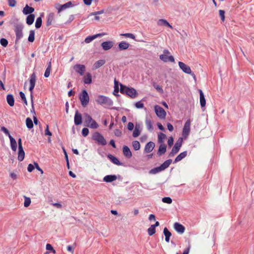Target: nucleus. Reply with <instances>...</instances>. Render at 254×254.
Instances as JSON below:
<instances>
[{"label":"nucleus","instance_id":"1","mask_svg":"<svg viewBox=\"0 0 254 254\" xmlns=\"http://www.w3.org/2000/svg\"><path fill=\"white\" fill-rule=\"evenodd\" d=\"M84 126L91 128L96 129L99 127L97 122L87 113L83 114Z\"/></svg>","mask_w":254,"mask_h":254},{"label":"nucleus","instance_id":"2","mask_svg":"<svg viewBox=\"0 0 254 254\" xmlns=\"http://www.w3.org/2000/svg\"><path fill=\"white\" fill-rule=\"evenodd\" d=\"M36 81V75L35 72H33L32 74L30 75L29 78V82H30V87H29V91L31 93V99L32 102V109L31 112L33 113L35 115H36L35 111L34 110V105H33V90L35 86Z\"/></svg>","mask_w":254,"mask_h":254},{"label":"nucleus","instance_id":"3","mask_svg":"<svg viewBox=\"0 0 254 254\" xmlns=\"http://www.w3.org/2000/svg\"><path fill=\"white\" fill-rule=\"evenodd\" d=\"M120 92L122 94H126L131 98H135L137 93L136 90L132 87H127L125 85L120 84Z\"/></svg>","mask_w":254,"mask_h":254},{"label":"nucleus","instance_id":"4","mask_svg":"<svg viewBox=\"0 0 254 254\" xmlns=\"http://www.w3.org/2000/svg\"><path fill=\"white\" fill-rule=\"evenodd\" d=\"M172 162V159H168L165 161L160 166L154 168L149 171V174H156L167 169Z\"/></svg>","mask_w":254,"mask_h":254},{"label":"nucleus","instance_id":"5","mask_svg":"<svg viewBox=\"0 0 254 254\" xmlns=\"http://www.w3.org/2000/svg\"><path fill=\"white\" fill-rule=\"evenodd\" d=\"M95 101L99 105L112 106L113 105V101L108 97L103 95H98Z\"/></svg>","mask_w":254,"mask_h":254},{"label":"nucleus","instance_id":"6","mask_svg":"<svg viewBox=\"0 0 254 254\" xmlns=\"http://www.w3.org/2000/svg\"><path fill=\"white\" fill-rule=\"evenodd\" d=\"M79 98L81 105L83 107H86L89 102V96L86 90L84 89L82 91L81 93L79 95Z\"/></svg>","mask_w":254,"mask_h":254},{"label":"nucleus","instance_id":"7","mask_svg":"<svg viewBox=\"0 0 254 254\" xmlns=\"http://www.w3.org/2000/svg\"><path fill=\"white\" fill-rule=\"evenodd\" d=\"M182 143L183 138L182 137H180L172 148L171 152L169 154V156L172 157L177 154L179 151L180 148L182 145Z\"/></svg>","mask_w":254,"mask_h":254},{"label":"nucleus","instance_id":"8","mask_svg":"<svg viewBox=\"0 0 254 254\" xmlns=\"http://www.w3.org/2000/svg\"><path fill=\"white\" fill-rule=\"evenodd\" d=\"M92 138L93 139L96 141L99 144L104 146L107 144V141L104 136L98 132L94 133Z\"/></svg>","mask_w":254,"mask_h":254},{"label":"nucleus","instance_id":"9","mask_svg":"<svg viewBox=\"0 0 254 254\" xmlns=\"http://www.w3.org/2000/svg\"><path fill=\"white\" fill-rule=\"evenodd\" d=\"M23 26L22 24H17L15 26L14 32L16 35L15 43H17L23 37L22 30Z\"/></svg>","mask_w":254,"mask_h":254},{"label":"nucleus","instance_id":"10","mask_svg":"<svg viewBox=\"0 0 254 254\" xmlns=\"http://www.w3.org/2000/svg\"><path fill=\"white\" fill-rule=\"evenodd\" d=\"M190 119H188L185 123L184 126L183 127L182 135L185 138H186L188 137L190 132Z\"/></svg>","mask_w":254,"mask_h":254},{"label":"nucleus","instance_id":"11","mask_svg":"<svg viewBox=\"0 0 254 254\" xmlns=\"http://www.w3.org/2000/svg\"><path fill=\"white\" fill-rule=\"evenodd\" d=\"M156 115L161 119H164L166 116V113L163 108L156 105L154 108Z\"/></svg>","mask_w":254,"mask_h":254},{"label":"nucleus","instance_id":"12","mask_svg":"<svg viewBox=\"0 0 254 254\" xmlns=\"http://www.w3.org/2000/svg\"><path fill=\"white\" fill-rule=\"evenodd\" d=\"M73 69L80 75H82L85 71V66L83 64H76L73 67Z\"/></svg>","mask_w":254,"mask_h":254},{"label":"nucleus","instance_id":"13","mask_svg":"<svg viewBox=\"0 0 254 254\" xmlns=\"http://www.w3.org/2000/svg\"><path fill=\"white\" fill-rule=\"evenodd\" d=\"M180 68L185 73L188 74L191 73V70L190 67L182 62H179Z\"/></svg>","mask_w":254,"mask_h":254},{"label":"nucleus","instance_id":"14","mask_svg":"<svg viewBox=\"0 0 254 254\" xmlns=\"http://www.w3.org/2000/svg\"><path fill=\"white\" fill-rule=\"evenodd\" d=\"M106 35V33H99L95 35H93L92 36H89L87 37L84 40V42L86 43H89L91 41H92L95 39L98 38V37H101L102 36H103Z\"/></svg>","mask_w":254,"mask_h":254},{"label":"nucleus","instance_id":"15","mask_svg":"<svg viewBox=\"0 0 254 254\" xmlns=\"http://www.w3.org/2000/svg\"><path fill=\"white\" fill-rule=\"evenodd\" d=\"M74 124L76 126H78L82 123V116L80 113L77 110L75 112V114L74 118Z\"/></svg>","mask_w":254,"mask_h":254},{"label":"nucleus","instance_id":"16","mask_svg":"<svg viewBox=\"0 0 254 254\" xmlns=\"http://www.w3.org/2000/svg\"><path fill=\"white\" fill-rule=\"evenodd\" d=\"M155 147V143L153 142L150 141L148 142L145 146L144 152L148 153L151 152Z\"/></svg>","mask_w":254,"mask_h":254},{"label":"nucleus","instance_id":"17","mask_svg":"<svg viewBox=\"0 0 254 254\" xmlns=\"http://www.w3.org/2000/svg\"><path fill=\"white\" fill-rule=\"evenodd\" d=\"M113 42L110 41L104 42L101 44V46L103 49L105 51L110 50L113 47Z\"/></svg>","mask_w":254,"mask_h":254},{"label":"nucleus","instance_id":"18","mask_svg":"<svg viewBox=\"0 0 254 254\" xmlns=\"http://www.w3.org/2000/svg\"><path fill=\"white\" fill-rule=\"evenodd\" d=\"M159 58L162 61H163L164 62H175V59L173 56H168L166 55L162 54V55H160Z\"/></svg>","mask_w":254,"mask_h":254},{"label":"nucleus","instance_id":"19","mask_svg":"<svg viewBox=\"0 0 254 254\" xmlns=\"http://www.w3.org/2000/svg\"><path fill=\"white\" fill-rule=\"evenodd\" d=\"M174 229H175V230L178 233L182 234L185 231V227L183 225L179 223H178V222L175 223L174 225Z\"/></svg>","mask_w":254,"mask_h":254},{"label":"nucleus","instance_id":"20","mask_svg":"<svg viewBox=\"0 0 254 254\" xmlns=\"http://www.w3.org/2000/svg\"><path fill=\"white\" fill-rule=\"evenodd\" d=\"M123 152L124 156L127 158H130L132 157V153L129 148L127 146H124L123 148Z\"/></svg>","mask_w":254,"mask_h":254},{"label":"nucleus","instance_id":"21","mask_svg":"<svg viewBox=\"0 0 254 254\" xmlns=\"http://www.w3.org/2000/svg\"><path fill=\"white\" fill-rule=\"evenodd\" d=\"M117 179V177L115 175H109L105 176L103 178V181L106 183H111Z\"/></svg>","mask_w":254,"mask_h":254},{"label":"nucleus","instance_id":"22","mask_svg":"<svg viewBox=\"0 0 254 254\" xmlns=\"http://www.w3.org/2000/svg\"><path fill=\"white\" fill-rule=\"evenodd\" d=\"M108 158H109L111 161L114 164L117 165H122V163L120 162L119 159L116 157L115 156H113L112 154H108L107 155Z\"/></svg>","mask_w":254,"mask_h":254},{"label":"nucleus","instance_id":"23","mask_svg":"<svg viewBox=\"0 0 254 254\" xmlns=\"http://www.w3.org/2000/svg\"><path fill=\"white\" fill-rule=\"evenodd\" d=\"M106 63L105 60H100L96 62L93 66V69H96L99 68L102 65H103Z\"/></svg>","mask_w":254,"mask_h":254},{"label":"nucleus","instance_id":"24","mask_svg":"<svg viewBox=\"0 0 254 254\" xmlns=\"http://www.w3.org/2000/svg\"><path fill=\"white\" fill-rule=\"evenodd\" d=\"M187 155V151H185L182 153H181L180 154H179L176 158H175L174 163H177L180 161H181L183 159L185 158Z\"/></svg>","mask_w":254,"mask_h":254},{"label":"nucleus","instance_id":"25","mask_svg":"<svg viewBox=\"0 0 254 254\" xmlns=\"http://www.w3.org/2000/svg\"><path fill=\"white\" fill-rule=\"evenodd\" d=\"M199 95H200V103L201 107H204L205 106L206 104V101L204 97V95L203 94V93L202 91L200 89L199 90Z\"/></svg>","mask_w":254,"mask_h":254},{"label":"nucleus","instance_id":"26","mask_svg":"<svg viewBox=\"0 0 254 254\" xmlns=\"http://www.w3.org/2000/svg\"><path fill=\"white\" fill-rule=\"evenodd\" d=\"M166 145L165 144H161L157 152L158 156H160L164 154L166 151Z\"/></svg>","mask_w":254,"mask_h":254},{"label":"nucleus","instance_id":"27","mask_svg":"<svg viewBox=\"0 0 254 254\" xmlns=\"http://www.w3.org/2000/svg\"><path fill=\"white\" fill-rule=\"evenodd\" d=\"M34 11V8L29 6L27 4L24 7L23 13L25 15L31 14Z\"/></svg>","mask_w":254,"mask_h":254},{"label":"nucleus","instance_id":"28","mask_svg":"<svg viewBox=\"0 0 254 254\" xmlns=\"http://www.w3.org/2000/svg\"><path fill=\"white\" fill-rule=\"evenodd\" d=\"M129 46V44L125 41L121 42L118 45V47L120 50H127Z\"/></svg>","mask_w":254,"mask_h":254},{"label":"nucleus","instance_id":"29","mask_svg":"<svg viewBox=\"0 0 254 254\" xmlns=\"http://www.w3.org/2000/svg\"><path fill=\"white\" fill-rule=\"evenodd\" d=\"M145 125L146 126L147 129L149 131L151 132L153 130V127L152 126L151 120L148 117H146Z\"/></svg>","mask_w":254,"mask_h":254},{"label":"nucleus","instance_id":"30","mask_svg":"<svg viewBox=\"0 0 254 254\" xmlns=\"http://www.w3.org/2000/svg\"><path fill=\"white\" fill-rule=\"evenodd\" d=\"M6 101L10 107H13L14 105V98L12 94H8L6 96Z\"/></svg>","mask_w":254,"mask_h":254},{"label":"nucleus","instance_id":"31","mask_svg":"<svg viewBox=\"0 0 254 254\" xmlns=\"http://www.w3.org/2000/svg\"><path fill=\"white\" fill-rule=\"evenodd\" d=\"M55 14L53 12L50 13L47 17V26H50L52 24L53 21L54 19Z\"/></svg>","mask_w":254,"mask_h":254},{"label":"nucleus","instance_id":"32","mask_svg":"<svg viewBox=\"0 0 254 254\" xmlns=\"http://www.w3.org/2000/svg\"><path fill=\"white\" fill-rule=\"evenodd\" d=\"M9 139L10 142V146L13 151H15L17 149V143L15 139L13 138L11 135H9Z\"/></svg>","mask_w":254,"mask_h":254},{"label":"nucleus","instance_id":"33","mask_svg":"<svg viewBox=\"0 0 254 254\" xmlns=\"http://www.w3.org/2000/svg\"><path fill=\"white\" fill-rule=\"evenodd\" d=\"M157 24L159 26H166L167 27H170V28L172 29L173 27L172 25H171L165 19H159L157 22Z\"/></svg>","mask_w":254,"mask_h":254},{"label":"nucleus","instance_id":"34","mask_svg":"<svg viewBox=\"0 0 254 254\" xmlns=\"http://www.w3.org/2000/svg\"><path fill=\"white\" fill-rule=\"evenodd\" d=\"M164 235L165 236V241L166 242H169L170 238L172 235L171 233L168 230L167 228L165 227L163 230Z\"/></svg>","mask_w":254,"mask_h":254},{"label":"nucleus","instance_id":"35","mask_svg":"<svg viewBox=\"0 0 254 254\" xmlns=\"http://www.w3.org/2000/svg\"><path fill=\"white\" fill-rule=\"evenodd\" d=\"M83 81L86 84H89L92 82V76L90 73H87L84 77Z\"/></svg>","mask_w":254,"mask_h":254},{"label":"nucleus","instance_id":"36","mask_svg":"<svg viewBox=\"0 0 254 254\" xmlns=\"http://www.w3.org/2000/svg\"><path fill=\"white\" fill-rule=\"evenodd\" d=\"M55 7L58 10V13H60L63 10H64L68 8L66 3H64L63 5H60V4H57L55 6Z\"/></svg>","mask_w":254,"mask_h":254},{"label":"nucleus","instance_id":"37","mask_svg":"<svg viewBox=\"0 0 254 254\" xmlns=\"http://www.w3.org/2000/svg\"><path fill=\"white\" fill-rule=\"evenodd\" d=\"M25 156V152L23 148L18 149V160L19 161L23 160Z\"/></svg>","mask_w":254,"mask_h":254},{"label":"nucleus","instance_id":"38","mask_svg":"<svg viewBox=\"0 0 254 254\" xmlns=\"http://www.w3.org/2000/svg\"><path fill=\"white\" fill-rule=\"evenodd\" d=\"M35 19V16L33 14H29L26 18V23L30 25L33 24Z\"/></svg>","mask_w":254,"mask_h":254},{"label":"nucleus","instance_id":"39","mask_svg":"<svg viewBox=\"0 0 254 254\" xmlns=\"http://www.w3.org/2000/svg\"><path fill=\"white\" fill-rule=\"evenodd\" d=\"M26 127L29 129H31L33 127V123L30 118H27L26 119Z\"/></svg>","mask_w":254,"mask_h":254},{"label":"nucleus","instance_id":"40","mask_svg":"<svg viewBox=\"0 0 254 254\" xmlns=\"http://www.w3.org/2000/svg\"><path fill=\"white\" fill-rule=\"evenodd\" d=\"M166 135L164 133L160 132L158 135L159 143L161 144L163 143L164 142V139L166 138Z\"/></svg>","mask_w":254,"mask_h":254},{"label":"nucleus","instance_id":"41","mask_svg":"<svg viewBox=\"0 0 254 254\" xmlns=\"http://www.w3.org/2000/svg\"><path fill=\"white\" fill-rule=\"evenodd\" d=\"M133 149L135 150H138L140 148V144L139 141L137 140L133 141L132 142Z\"/></svg>","mask_w":254,"mask_h":254},{"label":"nucleus","instance_id":"42","mask_svg":"<svg viewBox=\"0 0 254 254\" xmlns=\"http://www.w3.org/2000/svg\"><path fill=\"white\" fill-rule=\"evenodd\" d=\"M35 39V32L34 30H30L28 37V41L30 42H33Z\"/></svg>","mask_w":254,"mask_h":254},{"label":"nucleus","instance_id":"43","mask_svg":"<svg viewBox=\"0 0 254 254\" xmlns=\"http://www.w3.org/2000/svg\"><path fill=\"white\" fill-rule=\"evenodd\" d=\"M42 19L41 17H39L37 18L35 22V27L37 29L40 28L42 25Z\"/></svg>","mask_w":254,"mask_h":254},{"label":"nucleus","instance_id":"44","mask_svg":"<svg viewBox=\"0 0 254 254\" xmlns=\"http://www.w3.org/2000/svg\"><path fill=\"white\" fill-rule=\"evenodd\" d=\"M147 232L149 236H152L156 232L155 228L154 226L151 225V226L147 229Z\"/></svg>","mask_w":254,"mask_h":254},{"label":"nucleus","instance_id":"45","mask_svg":"<svg viewBox=\"0 0 254 254\" xmlns=\"http://www.w3.org/2000/svg\"><path fill=\"white\" fill-rule=\"evenodd\" d=\"M120 35L122 36H124L126 38H131L132 39H135V36L132 33H123V34H121Z\"/></svg>","mask_w":254,"mask_h":254},{"label":"nucleus","instance_id":"46","mask_svg":"<svg viewBox=\"0 0 254 254\" xmlns=\"http://www.w3.org/2000/svg\"><path fill=\"white\" fill-rule=\"evenodd\" d=\"M24 206L25 207L29 206L31 203V199L29 197L25 196Z\"/></svg>","mask_w":254,"mask_h":254},{"label":"nucleus","instance_id":"47","mask_svg":"<svg viewBox=\"0 0 254 254\" xmlns=\"http://www.w3.org/2000/svg\"><path fill=\"white\" fill-rule=\"evenodd\" d=\"M0 44L4 47H6L8 45V41L5 38H2L0 40Z\"/></svg>","mask_w":254,"mask_h":254},{"label":"nucleus","instance_id":"48","mask_svg":"<svg viewBox=\"0 0 254 254\" xmlns=\"http://www.w3.org/2000/svg\"><path fill=\"white\" fill-rule=\"evenodd\" d=\"M140 130H139L138 129L136 128V127H135L132 133V136L134 137H137L140 135Z\"/></svg>","mask_w":254,"mask_h":254},{"label":"nucleus","instance_id":"49","mask_svg":"<svg viewBox=\"0 0 254 254\" xmlns=\"http://www.w3.org/2000/svg\"><path fill=\"white\" fill-rule=\"evenodd\" d=\"M19 95H20V96L22 100L23 101L24 103L27 105V100H26V98L24 93L23 92L20 91L19 92Z\"/></svg>","mask_w":254,"mask_h":254},{"label":"nucleus","instance_id":"50","mask_svg":"<svg viewBox=\"0 0 254 254\" xmlns=\"http://www.w3.org/2000/svg\"><path fill=\"white\" fill-rule=\"evenodd\" d=\"M162 200L164 203L168 204H171L172 202V200L170 197H163Z\"/></svg>","mask_w":254,"mask_h":254},{"label":"nucleus","instance_id":"51","mask_svg":"<svg viewBox=\"0 0 254 254\" xmlns=\"http://www.w3.org/2000/svg\"><path fill=\"white\" fill-rule=\"evenodd\" d=\"M134 105L137 109H142L144 107V104L141 102V101L136 102Z\"/></svg>","mask_w":254,"mask_h":254},{"label":"nucleus","instance_id":"52","mask_svg":"<svg viewBox=\"0 0 254 254\" xmlns=\"http://www.w3.org/2000/svg\"><path fill=\"white\" fill-rule=\"evenodd\" d=\"M219 15L220 16L221 20L222 21H224V20H225V11L223 10H219Z\"/></svg>","mask_w":254,"mask_h":254},{"label":"nucleus","instance_id":"53","mask_svg":"<svg viewBox=\"0 0 254 254\" xmlns=\"http://www.w3.org/2000/svg\"><path fill=\"white\" fill-rule=\"evenodd\" d=\"M89 133V129L86 128L84 127L82 129V134L83 136L85 137L88 135Z\"/></svg>","mask_w":254,"mask_h":254},{"label":"nucleus","instance_id":"54","mask_svg":"<svg viewBox=\"0 0 254 254\" xmlns=\"http://www.w3.org/2000/svg\"><path fill=\"white\" fill-rule=\"evenodd\" d=\"M74 19V15H70L69 16L68 19L65 22V24L68 25L70 24Z\"/></svg>","mask_w":254,"mask_h":254},{"label":"nucleus","instance_id":"55","mask_svg":"<svg viewBox=\"0 0 254 254\" xmlns=\"http://www.w3.org/2000/svg\"><path fill=\"white\" fill-rule=\"evenodd\" d=\"M46 250H49V251H52V252L54 254L56 253V251L53 249V247L52 246V245L50 244H47L46 245Z\"/></svg>","mask_w":254,"mask_h":254},{"label":"nucleus","instance_id":"56","mask_svg":"<svg viewBox=\"0 0 254 254\" xmlns=\"http://www.w3.org/2000/svg\"><path fill=\"white\" fill-rule=\"evenodd\" d=\"M173 143H174V138L173 137L171 136V137H169V138H168V146L171 147L172 146V145L173 144Z\"/></svg>","mask_w":254,"mask_h":254},{"label":"nucleus","instance_id":"57","mask_svg":"<svg viewBox=\"0 0 254 254\" xmlns=\"http://www.w3.org/2000/svg\"><path fill=\"white\" fill-rule=\"evenodd\" d=\"M16 1L15 0H8V3L10 6L13 7L15 5Z\"/></svg>","mask_w":254,"mask_h":254},{"label":"nucleus","instance_id":"58","mask_svg":"<svg viewBox=\"0 0 254 254\" xmlns=\"http://www.w3.org/2000/svg\"><path fill=\"white\" fill-rule=\"evenodd\" d=\"M115 135L116 136L120 137L122 135V131L119 129H116L114 131Z\"/></svg>","mask_w":254,"mask_h":254},{"label":"nucleus","instance_id":"59","mask_svg":"<svg viewBox=\"0 0 254 254\" xmlns=\"http://www.w3.org/2000/svg\"><path fill=\"white\" fill-rule=\"evenodd\" d=\"M1 130L3 132H4L5 134L7 135L8 136V137H9V135H10L8 130L4 127H1Z\"/></svg>","mask_w":254,"mask_h":254},{"label":"nucleus","instance_id":"60","mask_svg":"<svg viewBox=\"0 0 254 254\" xmlns=\"http://www.w3.org/2000/svg\"><path fill=\"white\" fill-rule=\"evenodd\" d=\"M74 248L75 247H73V246L69 245L67 247V250L72 254H73Z\"/></svg>","mask_w":254,"mask_h":254},{"label":"nucleus","instance_id":"61","mask_svg":"<svg viewBox=\"0 0 254 254\" xmlns=\"http://www.w3.org/2000/svg\"><path fill=\"white\" fill-rule=\"evenodd\" d=\"M34 169V166L32 164H29L27 167V170L29 172H31Z\"/></svg>","mask_w":254,"mask_h":254},{"label":"nucleus","instance_id":"62","mask_svg":"<svg viewBox=\"0 0 254 254\" xmlns=\"http://www.w3.org/2000/svg\"><path fill=\"white\" fill-rule=\"evenodd\" d=\"M51 70L49 68H46L45 73H44V76L45 77H48L50 76Z\"/></svg>","mask_w":254,"mask_h":254},{"label":"nucleus","instance_id":"63","mask_svg":"<svg viewBox=\"0 0 254 254\" xmlns=\"http://www.w3.org/2000/svg\"><path fill=\"white\" fill-rule=\"evenodd\" d=\"M134 125L132 123L129 122L127 125V128L129 130H132L133 129Z\"/></svg>","mask_w":254,"mask_h":254},{"label":"nucleus","instance_id":"64","mask_svg":"<svg viewBox=\"0 0 254 254\" xmlns=\"http://www.w3.org/2000/svg\"><path fill=\"white\" fill-rule=\"evenodd\" d=\"M45 135H49V136H51L52 135V132L51 131H50V130L49 129V126L48 125H47V127H46V129H45Z\"/></svg>","mask_w":254,"mask_h":254}]
</instances>
